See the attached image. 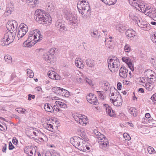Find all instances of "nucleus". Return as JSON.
I'll return each mask as SVG.
<instances>
[{
  "label": "nucleus",
  "mask_w": 156,
  "mask_h": 156,
  "mask_svg": "<svg viewBox=\"0 0 156 156\" xmlns=\"http://www.w3.org/2000/svg\"><path fill=\"white\" fill-rule=\"evenodd\" d=\"M35 14L36 20L40 23L48 25L51 23V17L49 14H46L44 11L37 9L35 11Z\"/></svg>",
  "instance_id": "nucleus-1"
},
{
  "label": "nucleus",
  "mask_w": 156,
  "mask_h": 156,
  "mask_svg": "<svg viewBox=\"0 0 156 156\" xmlns=\"http://www.w3.org/2000/svg\"><path fill=\"white\" fill-rule=\"evenodd\" d=\"M108 68L112 73L117 72L120 66V62L119 59L116 57L113 56L111 58L108 59Z\"/></svg>",
  "instance_id": "nucleus-2"
},
{
  "label": "nucleus",
  "mask_w": 156,
  "mask_h": 156,
  "mask_svg": "<svg viewBox=\"0 0 156 156\" xmlns=\"http://www.w3.org/2000/svg\"><path fill=\"white\" fill-rule=\"evenodd\" d=\"M15 32H9L4 34L2 40L0 41V44L2 46L7 45L13 42L15 37Z\"/></svg>",
  "instance_id": "nucleus-3"
},
{
  "label": "nucleus",
  "mask_w": 156,
  "mask_h": 156,
  "mask_svg": "<svg viewBox=\"0 0 156 156\" xmlns=\"http://www.w3.org/2000/svg\"><path fill=\"white\" fill-rule=\"evenodd\" d=\"M29 35L28 39L33 41L35 43L40 41L42 39V35L40 33V31L36 30L31 31L29 33Z\"/></svg>",
  "instance_id": "nucleus-4"
},
{
  "label": "nucleus",
  "mask_w": 156,
  "mask_h": 156,
  "mask_svg": "<svg viewBox=\"0 0 156 156\" xmlns=\"http://www.w3.org/2000/svg\"><path fill=\"white\" fill-rule=\"evenodd\" d=\"M70 142L75 147L80 151H84L85 145L82 140L78 137H74L70 139Z\"/></svg>",
  "instance_id": "nucleus-5"
},
{
  "label": "nucleus",
  "mask_w": 156,
  "mask_h": 156,
  "mask_svg": "<svg viewBox=\"0 0 156 156\" xmlns=\"http://www.w3.org/2000/svg\"><path fill=\"white\" fill-rule=\"evenodd\" d=\"M65 16L69 22V24L74 26L78 21L76 16L72 13L69 10L66 9L64 12Z\"/></svg>",
  "instance_id": "nucleus-6"
},
{
  "label": "nucleus",
  "mask_w": 156,
  "mask_h": 156,
  "mask_svg": "<svg viewBox=\"0 0 156 156\" xmlns=\"http://www.w3.org/2000/svg\"><path fill=\"white\" fill-rule=\"evenodd\" d=\"M55 49V48H52L50 51L45 53L43 55V58L48 62H50L53 61L55 57L54 55Z\"/></svg>",
  "instance_id": "nucleus-7"
},
{
  "label": "nucleus",
  "mask_w": 156,
  "mask_h": 156,
  "mask_svg": "<svg viewBox=\"0 0 156 156\" xmlns=\"http://www.w3.org/2000/svg\"><path fill=\"white\" fill-rule=\"evenodd\" d=\"M74 119L77 123L82 126H85L88 122V120L84 115H79L78 116H75Z\"/></svg>",
  "instance_id": "nucleus-8"
},
{
  "label": "nucleus",
  "mask_w": 156,
  "mask_h": 156,
  "mask_svg": "<svg viewBox=\"0 0 156 156\" xmlns=\"http://www.w3.org/2000/svg\"><path fill=\"white\" fill-rule=\"evenodd\" d=\"M19 27L20 29L18 32L17 36L18 38H20L26 34L28 29L27 26L24 23L21 24Z\"/></svg>",
  "instance_id": "nucleus-9"
},
{
  "label": "nucleus",
  "mask_w": 156,
  "mask_h": 156,
  "mask_svg": "<svg viewBox=\"0 0 156 156\" xmlns=\"http://www.w3.org/2000/svg\"><path fill=\"white\" fill-rule=\"evenodd\" d=\"M77 7L78 10L82 9L90 10V7L88 2L85 0H83L78 2L77 4Z\"/></svg>",
  "instance_id": "nucleus-10"
},
{
  "label": "nucleus",
  "mask_w": 156,
  "mask_h": 156,
  "mask_svg": "<svg viewBox=\"0 0 156 156\" xmlns=\"http://www.w3.org/2000/svg\"><path fill=\"white\" fill-rule=\"evenodd\" d=\"M145 14L156 21V9L155 8L149 7Z\"/></svg>",
  "instance_id": "nucleus-11"
},
{
  "label": "nucleus",
  "mask_w": 156,
  "mask_h": 156,
  "mask_svg": "<svg viewBox=\"0 0 156 156\" xmlns=\"http://www.w3.org/2000/svg\"><path fill=\"white\" fill-rule=\"evenodd\" d=\"M17 27V23L14 20H13L9 23H7L6 25V27L8 30L9 32H15Z\"/></svg>",
  "instance_id": "nucleus-12"
},
{
  "label": "nucleus",
  "mask_w": 156,
  "mask_h": 156,
  "mask_svg": "<svg viewBox=\"0 0 156 156\" xmlns=\"http://www.w3.org/2000/svg\"><path fill=\"white\" fill-rule=\"evenodd\" d=\"M109 96L110 98V100H112V101L117 98L118 96H119V95L121 96L117 90L114 88H111Z\"/></svg>",
  "instance_id": "nucleus-13"
},
{
  "label": "nucleus",
  "mask_w": 156,
  "mask_h": 156,
  "mask_svg": "<svg viewBox=\"0 0 156 156\" xmlns=\"http://www.w3.org/2000/svg\"><path fill=\"white\" fill-rule=\"evenodd\" d=\"M87 101L90 103L94 105H96L98 104V100L95 95L90 93L87 96Z\"/></svg>",
  "instance_id": "nucleus-14"
},
{
  "label": "nucleus",
  "mask_w": 156,
  "mask_h": 156,
  "mask_svg": "<svg viewBox=\"0 0 156 156\" xmlns=\"http://www.w3.org/2000/svg\"><path fill=\"white\" fill-rule=\"evenodd\" d=\"M24 151L30 156H35L36 154L35 148L32 146L27 147L24 149Z\"/></svg>",
  "instance_id": "nucleus-15"
},
{
  "label": "nucleus",
  "mask_w": 156,
  "mask_h": 156,
  "mask_svg": "<svg viewBox=\"0 0 156 156\" xmlns=\"http://www.w3.org/2000/svg\"><path fill=\"white\" fill-rule=\"evenodd\" d=\"M128 69L124 66H121L119 70V75L123 78H126L127 76Z\"/></svg>",
  "instance_id": "nucleus-16"
},
{
  "label": "nucleus",
  "mask_w": 156,
  "mask_h": 156,
  "mask_svg": "<svg viewBox=\"0 0 156 156\" xmlns=\"http://www.w3.org/2000/svg\"><path fill=\"white\" fill-rule=\"evenodd\" d=\"M103 107L105 109L107 114L109 116L111 117H114L115 115V112L112 110L111 107L108 105L104 104L103 105Z\"/></svg>",
  "instance_id": "nucleus-17"
},
{
  "label": "nucleus",
  "mask_w": 156,
  "mask_h": 156,
  "mask_svg": "<svg viewBox=\"0 0 156 156\" xmlns=\"http://www.w3.org/2000/svg\"><path fill=\"white\" fill-rule=\"evenodd\" d=\"M136 32L132 29H128L126 32V37L129 39H132L135 36Z\"/></svg>",
  "instance_id": "nucleus-18"
},
{
  "label": "nucleus",
  "mask_w": 156,
  "mask_h": 156,
  "mask_svg": "<svg viewBox=\"0 0 156 156\" xmlns=\"http://www.w3.org/2000/svg\"><path fill=\"white\" fill-rule=\"evenodd\" d=\"M137 24L140 27L144 30L147 31L151 29L150 24L144 22H142L141 23L140 21V23L139 22L137 23Z\"/></svg>",
  "instance_id": "nucleus-19"
},
{
  "label": "nucleus",
  "mask_w": 156,
  "mask_h": 156,
  "mask_svg": "<svg viewBox=\"0 0 156 156\" xmlns=\"http://www.w3.org/2000/svg\"><path fill=\"white\" fill-rule=\"evenodd\" d=\"M138 4V6H139L137 7V8H136V9L142 12L146 13L147 10L149 7V6L147 5H145L144 4L140 2H139Z\"/></svg>",
  "instance_id": "nucleus-20"
},
{
  "label": "nucleus",
  "mask_w": 156,
  "mask_h": 156,
  "mask_svg": "<svg viewBox=\"0 0 156 156\" xmlns=\"http://www.w3.org/2000/svg\"><path fill=\"white\" fill-rule=\"evenodd\" d=\"M48 75L49 77L51 79L56 80L60 79V76L54 71H49L48 72Z\"/></svg>",
  "instance_id": "nucleus-21"
},
{
  "label": "nucleus",
  "mask_w": 156,
  "mask_h": 156,
  "mask_svg": "<svg viewBox=\"0 0 156 156\" xmlns=\"http://www.w3.org/2000/svg\"><path fill=\"white\" fill-rule=\"evenodd\" d=\"M82 9L79 10L80 13L82 15V17L84 19L87 18L90 15V10Z\"/></svg>",
  "instance_id": "nucleus-22"
},
{
  "label": "nucleus",
  "mask_w": 156,
  "mask_h": 156,
  "mask_svg": "<svg viewBox=\"0 0 156 156\" xmlns=\"http://www.w3.org/2000/svg\"><path fill=\"white\" fill-rule=\"evenodd\" d=\"M118 98L115 99V100L112 101L113 105L116 106H119L122 105V100L121 96H119Z\"/></svg>",
  "instance_id": "nucleus-23"
},
{
  "label": "nucleus",
  "mask_w": 156,
  "mask_h": 156,
  "mask_svg": "<svg viewBox=\"0 0 156 156\" xmlns=\"http://www.w3.org/2000/svg\"><path fill=\"white\" fill-rule=\"evenodd\" d=\"M55 26L57 28H59L60 31H63L65 30V25L61 20H59L56 22Z\"/></svg>",
  "instance_id": "nucleus-24"
},
{
  "label": "nucleus",
  "mask_w": 156,
  "mask_h": 156,
  "mask_svg": "<svg viewBox=\"0 0 156 156\" xmlns=\"http://www.w3.org/2000/svg\"><path fill=\"white\" fill-rule=\"evenodd\" d=\"M78 134L80 136V137H78L80 138L82 140V141L87 140V137L86 133L84 132V131L83 129L79 130L78 131Z\"/></svg>",
  "instance_id": "nucleus-25"
},
{
  "label": "nucleus",
  "mask_w": 156,
  "mask_h": 156,
  "mask_svg": "<svg viewBox=\"0 0 156 156\" xmlns=\"http://www.w3.org/2000/svg\"><path fill=\"white\" fill-rule=\"evenodd\" d=\"M86 64L88 67L92 68L96 65V62L93 59L88 58L86 61Z\"/></svg>",
  "instance_id": "nucleus-26"
},
{
  "label": "nucleus",
  "mask_w": 156,
  "mask_h": 156,
  "mask_svg": "<svg viewBox=\"0 0 156 156\" xmlns=\"http://www.w3.org/2000/svg\"><path fill=\"white\" fill-rule=\"evenodd\" d=\"M130 18L131 19L135 22L137 24V23L139 22L140 23V20L138 16H136L134 12H131L129 14Z\"/></svg>",
  "instance_id": "nucleus-27"
},
{
  "label": "nucleus",
  "mask_w": 156,
  "mask_h": 156,
  "mask_svg": "<svg viewBox=\"0 0 156 156\" xmlns=\"http://www.w3.org/2000/svg\"><path fill=\"white\" fill-rule=\"evenodd\" d=\"M100 146L101 148L104 149V147H107L109 146V142L107 138H104V139L100 141Z\"/></svg>",
  "instance_id": "nucleus-28"
},
{
  "label": "nucleus",
  "mask_w": 156,
  "mask_h": 156,
  "mask_svg": "<svg viewBox=\"0 0 156 156\" xmlns=\"http://www.w3.org/2000/svg\"><path fill=\"white\" fill-rule=\"evenodd\" d=\"M35 131V129H34L31 128L28 130L27 133H29V132H32L33 133V134L35 135L36 136H43V137H44V134L42 132H40V133L38 132H36Z\"/></svg>",
  "instance_id": "nucleus-29"
},
{
  "label": "nucleus",
  "mask_w": 156,
  "mask_h": 156,
  "mask_svg": "<svg viewBox=\"0 0 156 156\" xmlns=\"http://www.w3.org/2000/svg\"><path fill=\"white\" fill-rule=\"evenodd\" d=\"M102 89L105 91H107L109 88V84L108 82L105 81H101L100 83Z\"/></svg>",
  "instance_id": "nucleus-30"
},
{
  "label": "nucleus",
  "mask_w": 156,
  "mask_h": 156,
  "mask_svg": "<svg viewBox=\"0 0 156 156\" xmlns=\"http://www.w3.org/2000/svg\"><path fill=\"white\" fill-rule=\"evenodd\" d=\"M98 32L97 30L95 29L94 30H91L90 31V34L91 37L95 38L97 39H99V34H98Z\"/></svg>",
  "instance_id": "nucleus-31"
},
{
  "label": "nucleus",
  "mask_w": 156,
  "mask_h": 156,
  "mask_svg": "<svg viewBox=\"0 0 156 156\" xmlns=\"http://www.w3.org/2000/svg\"><path fill=\"white\" fill-rule=\"evenodd\" d=\"M80 58H76L75 60V65L78 68L83 69L84 67V65L81 61Z\"/></svg>",
  "instance_id": "nucleus-32"
},
{
  "label": "nucleus",
  "mask_w": 156,
  "mask_h": 156,
  "mask_svg": "<svg viewBox=\"0 0 156 156\" xmlns=\"http://www.w3.org/2000/svg\"><path fill=\"white\" fill-rule=\"evenodd\" d=\"M44 108L46 111L51 113L53 112V107L49 103H47L44 105Z\"/></svg>",
  "instance_id": "nucleus-33"
},
{
  "label": "nucleus",
  "mask_w": 156,
  "mask_h": 156,
  "mask_svg": "<svg viewBox=\"0 0 156 156\" xmlns=\"http://www.w3.org/2000/svg\"><path fill=\"white\" fill-rule=\"evenodd\" d=\"M44 127L46 129L50 131L53 132L54 131L52 124L50 123L49 122H48L46 124L45 123Z\"/></svg>",
  "instance_id": "nucleus-34"
},
{
  "label": "nucleus",
  "mask_w": 156,
  "mask_h": 156,
  "mask_svg": "<svg viewBox=\"0 0 156 156\" xmlns=\"http://www.w3.org/2000/svg\"><path fill=\"white\" fill-rule=\"evenodd\" d=\"M36 43L33 42V41H30L28 39L24 42L23 44L25 45V47H30L34 45Z\"/></svg>",
  "instance_id": "nucleus-35"
},
{
  "label": "nucleus",
  "mask_w": 156,
  "mask_h": 156,
  "mask_svg": "<svg viewBox=\"0 0 156 156\" xmlns=\"http://www.w3.org/2000/svg\"><path fill=\"white\" fill-rule=\"evenodd\" d=\"M55 104L61 108H67V105L66 103L60 101H56L55 102Z\"/></svg>",
  "instance_id": "nucleus-36"
},
{
  "label": "nucleus",
  "mask_w": 156,
  "mask_h": 156,
  "mask_svg": "<svg viewBox=\"0 0 156 156\" xmlns=\"http://www.w3.org/2000/svg\"><path fill=\"white\" fill-rule=\"evenodd\" d=\"M130 4L133 6L135 8H137L139 6L138 5L139 2H137L136 0H129Z\"/></svg>",
  "instance_id": "nucleus-37"
},
{
  "label": "nucleus",
  "mask_w": 156,
  "mask_h": 156,
  "mask_svg": "<svg viewBox=\"0 0 156 156\" xmlns=\"http://www.w3.org/2000/svg\"><path fill=\"white\" fill-rule=\"evenodd\" d=\"M106 4L112 5L115 4L117 0H101Z\"/></svg>",
  "instance_id": "nucleus-38"
},
{
  "label": "nucleus",
  "mask_w": 156,
  "mask_h": 156,
  "mask_svg": "<svg viewBox=\"0 0 156 156\" xmlns=\"http://www.w3.org/2000/svg\"><path fill=\"white\" fill-rule=\"evenodd\" d=\"M58 107V106L57 105H54L53 106V112L54 111V110H55L56 111L58 112L57 113V114H58V115H60L61 116L64 115V113L62 112V111L59 109Z\"/></svg>",
  "instance_id": "nucleus-39"
},
{
  "label": "nucleus",
  "mask_w": 156,
  "mask_h": 156,
  "mask_svg": "<svg viewBox=\"0 0 156 156\" xmlns=\"http://www.w3.org/2000/svg\"><path fill=\"white\" fill-rule=\"evenodd\" d=\"M129 112L132 115L135 117L136 116L137 114V110L134 108H131L129 110Z\"/></svg>",
  "instance_id": "nucleus-40"
},
{
  "label": "nucleus",
  "mask_w": 156,
  "mask_h": 156,
  "mask_svg": "<svg viewBox=\"0 0 156 156\" xmlns=\"http://www.w3.org/2000/svg\"><path fill=\"white\" fill-rule=\"evenodd\" d=\"M62 95V96H64L66 97H68L69 95V92L67 90L64 89H62L61 92H59Z\"/></svg>",
  "instance_id": "nucleus-41"
},
{
  "label": "nucleus",
  "mask_w": 156,
  "mask_h": 156,
  "mask_svg": "<svg viewBox=\"0 0 156 156\" xmlns=\"http://www.w3.org/2000/svg\"><path fill=\"white\" fill-rule=\"evenodd\" d=\"M148 78L146 77H140L139 81V84L144 86V85L148 82Z\"/></svg>",
  "instance_id": "nucleus-42"
},
{
  "label": "nucleus",
  "mask_w": 156,
  "mask_h": 156,
  "mask_svg": "<svg viewBox=\"0 0 156 156\" xmlns=\"http://www.w3.org/2000/svg\"><path fill=\"white\" fill-rule=\"evenodd\" d=\"M27 2L28 4H30V5H32L33 7L35 6V5L38 3V1L37 0H27Z\"/></svg>",
  "instance_id": "nucleus-43"
},
{
  "label": "nucleus",
  "mask_w": 156,
  "mask_h": 156,
  "mask_svg": "<svg viewBox=\"0 0 156 156\" xmlns=\"http://www.w3.org/2000/svg\"><path fill=\"white\" fill-rule=\"evenodd\" d=\"M144 87H146L147 90H152L153 86L152 84H151L148 82L146 84L144 85Z\"/></svg>",
  "instance_id": "nucleus-44"
},
{
  "label": "nucleus",
  "mask_w": 156,
  "mask_h": 156,
  "mask_svg": "<svg viewBox=\"0 0 156 156\" xmlns=\"http://www.w3.org/2000/svg\"><path fill=\"white\" fill-rule=\"evenodd\" d=\"M4 59L6 62L8 63H11L12 61V57L9 55H6L5 56Z\"/></svg>",
  "instance_id": "nucleus-45"
},
{
  "label": "nucleus",
  "mask_w": 156,
  "mask_h": 156,
  "mask_svg": "<svg viewBox=\"0 0 156 156\" xmlns=\"http://www.w3.org/2000/svg\"><path fill=\"white\" fill-rule=\"evenodd\" d=\"M27 76L30 78H32L34 76V73L32 70L30 69H27Z\"/></svg>",
  "instance_id": "nucleus-46"
},
{
  "label": "nucleus",
  "mask_w": 156,
  "mask_h": 156,
  "mask_svg": "<svg viewBox=\"0 0 156 156\" xmlns=\"http://www.w3.org/2000/svg\"><path fill=\"white\" fill-rule=\"evenodd\" d=\"M50 137L52 139H55L58 140L59 138V136L56 133H52L50 134Z\"/></svg>",
  "instance_id": "nucleus-47"
},
{
  "label": "nucleus",
  "mask_w": 156,
  "mask_h": 156,
  "mask_svg": "<svg viewBox=\"0 0 156 156\" xmlns=\"http://www.w3.org/2000/svg\"><path fill=\"white\" fill-rule=\"evenodd\" d=\"M124 49L126 52H129L131 50L129 44L126 45L124 47Z\"/></svg>",
  "instance_id": "nucleus-48"
},
{
  "label": "nucleus",
  "mask_w": 156,
  "mask_h": 156,
  "mask_svg": "<svg viewBox=\"0 0 156 156\" xmlns=\"http://www.w3.org/2000/svg\"><path fill=\"white\" fill-rule=\"evenodd\" d=\"M97 92L98 95L99 96L100 98L101 99L103 100L104 98V96L103 95L104 93L103 92L97 91Z\"/></svg>",
  "instance_id": "nucleus-49"
},
{
  "label": "nucleus",
  "mask_w": 156,
  "mask_h": 156,
  "mask_svg": "<svg viewBox=\"0 0 156 156\" xmlns=\"http://www.w3.org/2000/svg\"><path fill=\"white\" fill-rule=\"evenodd\" d=\"M122 60L123 62H125L127 64L131 61V59L129 57H122Z\"/></svg>",
  "instance_id": "nucleus-50"
},
{
  "label": "nucleus",
  "mask_w": 156,
  "mask_h": 156,
  "mask_svg": "<svg viewBox=\"0 0 156 156\" xmlns=\"http://www.w3.org/2000/svg\"><path fill=\"white\" fill-rule=\"evenodd\" d=\"M147 150L148 153L151 154H152L154 153L155 151L153 147L149 146L147 148Z\"/></svg>",
  "instance_id": "nucleus-51"
},
{
  "label": "nucleus",
  "mask_w": 156,
  "mask_h": 156,
  "mask_svg": "<svg viewBox=\"0 0 156 156\" xmlns=\"http://www.w3.org/2000/svg\"><path fill=\"white\" fill-rule=\"evenodd\" d=\"M127 64L128 65L129 67L132 71H133L134 70L133 64L132 63L131 61Z\"/></svg>",
  "instance_id": "nucleus-52"
},
{
  "label": "nucleus",
  "mask_w": 156,
  "mask_h": 156,
  "mask_svg": "<svg viewBox=\"0 0 156 156\" xmlns=\"http://www.w3.org/2000/svg\"><path fill=\"white\" fill-rule=\"evenodd\" d=\"M62 88H60V87H53L52 89L55 92V93H57L58 92H56V90L57 91H58V93H59V92H61V90L62 89Z\"/></svg>",
  "instance_id": "nucleus-53"
},
{
  "label": "nucleus",
  "mask_w": 156,
  "mask_h": 156,
  "mask_svg": "<svg viewBox=\"0 0 156 156\" xmlns=\"http://www.w3.org/2000/svg\"><path fill=\"white\" fill-rule=\"evenodd\" d=\"M51 156H60V154L57 151L54 150L51 152Z\"/></svg>",
  "instance_id": "nucleus-54"
},
{
  "label": "nucleus",
  "mask_w": 156,
  "mask_h": 156,
  "mask_svg": "<svg viewBox=\"0 0 156 156\" xmlns=\"http://www.w3.org/2000/svg\"><path fill=\"white\" fill-rule=\"evenodd\" d=\"M123 136V137L126 140H129L131 139V137L127 133H124Z\"/></svg>",
  "instance_id": "nucleus-55"
},
{
  "label": "nucleus",
  "mask_w": 156,
  "mask_h": 156,
  "mask_svg": "<svg viewBox=\"0 0 156 156\" xmlns=\"http://www.w3.org/2000/svg\"><path fill=\"white\" fill-rule=\"evenodd\" d=\"M151 99L152 100L153 104H156V93L154 94L151 97Z\"/></svg>",
  "instance_id": "nucleus-56"
},
{
  "label": "nucleus",
  "mask_w": 156,
  "mask_h": 156,
  "mask_svg": "<svg viewBox=\"0 0 156 156\" xmlns=\"http://www.w3.org/2000/svg\"><path fill=\"white\" fill-rule=\"evenodd\" d=\"M97 138L99 140H100L101 141L103 140L104 139V138H106L105 136L104 135L102 134L101 133V135H100L98 136Z\"/></svg>",
  "instance_id": "nucleus-57"
},
{
  "label": "nucleus",
  "mask_w": 156,
  "mask_h": 156,
  "mask_svg": "<svg viewBox=\"0 0 156 156\" xmlns=\"http://www.w3.org/2000/svg\"><path fill=\"white\" fill-rule=\"evenodd\" d=\"M151 63L152 64H153L154 67L156 70V58H155V59H154V58H151Z\"/></svg>",
  "instance_id": "nucleus-58"
},
{
  "label": "nucleus",
  "mask_w": 156,
  "mask_h": 156,
  "mask_svg": "<svg viewBox=\"0 0 156 156\" xmlns=\"http://www.w3.org/2000/svg\"><path fill=\"white\" fill-rule=\"evenodd\" d=\"M7 127L5 125L4 126H3L0 124V130L4 131L5 130H7Z\"/></svg>",
  "instance_id": "nucleus-59"
},
{
  "label": "nucleus",
  "mask_w": 156,
  "mask_h": 156,
  "mask_svg": "<svg viewBox=\"0 0 156 156\" xmlns=\"http://www.w3.org/2000/svg\"><path fill=\"white\" fill-rule=\"evenodd\" d=\"M76 80L78 82L80 83H82L84 82V79H82L81 77H79L77 78Z\"/></svg>",
  "instance_id": "nucleus-60"
},
{
  "label": "nucleus",
  "mask_w": 156,
  "mask_h": 156,
  "mask_svg": "<svg viewBox=\"0 0 156 156\" xmlns=\"http://www.w3.org/2000/svg\"><path fill=\"white\" fill-rule=\"evenodd\" d=\"M2 151L4 153L6 152V150L7 149V146L5 144H4L2 146Z\"/></svg>",
  "instance_id": "nucleus-61"
},
{
  "label": "nucleus",
  "mask_w": 156,
  "mask_h": 156,
  "mask_svg": "<svg viewBox=\"0 0 156 156\" xmlns=\"http://www.w3.org/2000/svg\"><path fill=\"white\" fill-rule=\"evenodd\" d=\"M44 138H45L44 136V137H43V136H38V140L41 142H43L44 141Z\"/></svg>",
  "instance_id": "nucleus-62"
},
{
  "label": "nucleus",
  "mask_w": 156,
  "mask_h": 156,
  "mask_svg": "<svg viewBox=\"0 0 156 156\" xmlns=\"http://www.w3.org/2000/svg\"><path fill=\"white\" fill-rule=\"evenodd\" d=\"M51 152L47 151L45 153L42 154V156H51Z\"/></svg>",
  "instance_id": "nucleus-63"
},
{
  "label": "nucleus",
  "mask_w": 156,
  "mask_h": 156,
  "mask_svg": "<svg viewBox=\"0 0 156 156\" xmlns=\"http://www.w3.org/2000/svg\"><path fill=\"white\" fill-rule=\"evenodd\" d=\"M85 81L89 85H91L92 84V82L91 80H90L87 78H86L85 79Z\"/></svg>",
  "instance_id": "nucleus-64"
}]
</instances>
